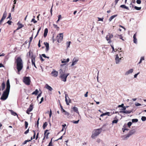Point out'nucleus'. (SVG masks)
I'll list each match as a JSON object with an SVG mask.
<instances>
[{
	"mask_svg": "<svg viewBox=\"0 0 146 146\" xmlns=\"http://www.w3.org/2000/svg\"><path fill=\"white\" fill-rule=\"evenodd\" d=\"M10 85L9 80L8 79L6 82V90L3 92L0 99L2 100H6L8 98L10 91Z\"/></svg>",
	"mask_w": 146,
	"mask_h": 146,
	"instance_id": "f257e3e1",
	"label": "nucleus"
},
{
	"mask_svg": "<svg viewBox=\"0 0 146 146\" xmlns=\"http://www.w3.org/2000/svg\"><path fill=\"white\" fill-rule=\"evenodd\" d=\"M17 69V70L18 74H19V72L22 70L23 67V62L20 57H18L16 60Z\"/></svg>",
	"mask_w": 146,
	"mask_h": 146,
	"instance_id": "f03ea898",
	"label": "nucleus"
},
{
	"mask_svg": "<svg viewBox=\"0 0 146 146\" xmlns=\"http://www.w3.org/2000/svg\"><path fill=\"white\" fill-rule=\"evenodd\" d=\"M60 70L61 71L60 72V78L62 81L65 82L66 81L67 76L69 75V73L64 74L61 69H60Z\"/></svg>",
	"mask_w": 146,
	"mask_h": 146,
	"instance_id": "7ed1b4c3",
	"label": "nucleus"
},
{
	"mask_svg": "<svg viewBox=\"0 0 146 146\" xmlns=\"http://www.w3.org/2000/svg\"><path fill=\"white\" fill-rule=\"evenodd\" d=\"M101 132V129H95L94 130L93 133L91 136L93 139H94L96 137L98 136Z\"/></svg>",
	"mask_w": 146,
	"mask_h": 146,
	"instance_id": "20e7f679",
	"label": "nucleus"
},
{
	"mask_svg": "<svg viewBox=\"0 0 146 146\" xmlns=\"http://www.w3.org/2000/svg\"><path fill=\"white\" fill-rule=\"evenodd\" d=\"M23 82L27 85H29L31 82L30 77L29 76H25L23 79Z\"/></svg>",
	"mask_w": 146,
	"mask_h": 146,
	"instance_id": "39448f33",
	"label": "nucleus"
},
{
	"mask_svg": "<svg viewBox=\"0 0 146 146\" xmlns=\"http://www.w3.org/2000/svg\"><path fill=\"white\" fill-rule=\"evenodd\" d=\"M63 37V35L62 33H59L56 37V39L57 42L59 43L62 41Z\"/></svg>",
	"mask_w": 146,
	"mask_h": 146,
	"instance_id": "423d86ee",
	"label": "nucleus"
},
{
	"mask_svg": "<svg viewBox=\"0 0 146 146\" xmlns=\"http://www.w3.org/2000/svg\"><path fill=\"white\" fill-rule=\"evenodd\" d=\"M113 37V35L112 34L109 33L106 37V40L108 41V43H110L112 41L111 39Z\"/></svg>",
	"mask_w": 146,
	"mask_h": 146,
	"instance_id": "0eeeda50",
	"label": "nucleus"
},
{
	"mask_svg": "<svg viewBox=\"0 0 146 146\" xmlns=\"http://www.w3.org/2000/svg\"><path fill=\"white\" fill-rule=\"evenodd\" d=\"M33 103H31L30 105L29 108L27 109L26 111V113L28 114H30V112L33 110Z\"/></svg>",
	"mask_w": 146,
	"mask_h": 146,
	"instance_id": "6e6552de",
	"label": "nucleus"
},
{
	"mask_svg": "<svg viewBox=\"0 0 146 146\" xmlns=\"http://www.w3.org/2000/svg\"><path fill=\"white\" fill-rule=\"evenodd\" d=\"M48 131V130L46 129L44 131V138L43 139H44L45 138H46V139H48V135L49 134H50V133L48 132H47Z\"/></svg>",
	"mask_w": 146,
	"mask_h": 146,
	"instance_id": "1a4fd4ad",
	"label": "nucleus"
},
{
	"mask_svg": "<svg viewBox=\"0 0 146 146\" xmlns=\"http://www.w3.org/2000/svg\"><path fill=\"white\" fill-rule=\"evenodd\" d=\"M51 74L52 76L56 77L58 75V72L55 70H53L51 72Z\"/></svg>",
	"mask_w": 146,
	"mask_h": 146,
	"instance_id": "9d476101",
	"label": "nucleus"
},
{
	"mask_svg": "<svg viewBox=\"0 0 146 146\" xmlns=\"http://www.w3.org/2000/svg\"><path fill=\"white\" fill-rule=\"evenodd\" d=\"M78 59L77 58H76V57H74V59H73L72 63V64L71 65L72 66H74L76 63V62L78 61Z\"/></svg>",
	"mask_w": 146,
	"mask_h": 146,
	"instance_id": "9b49d317",
	"label": "nucleus"
},
{
	"mask_svg": "<svg viewBox=\"0 0 146 146\" xmlns=\"http://www.w3.org/2000/svg\"><path fill=\"white\" fill-rule=\"evenodd\" d=\"M44 44L45 45L46 47V52H48L49 49V43L47 42H44Z\"/></svg>",
	"mask_w": 146,
	"mask_h": 146,
	"instance_id": "f8f14e48",
	"label": "nucleus"
},
{
	"mask_svg": "<svg viewBox=\"0 0 146 146\" xmlns=\"http://www.w3.org/2000/svg\"><path fill=\"white\" fill-rule=\"evenodd\" d=\"M137 33L135 34L133 36V41L135 43L137 44V39L136 38Z\"/></svg>",
	"mask_w": 146,
	"mask_h": 146,
	"instance_id": "ddd939ff",
	"label": "nucleus"
},
{
	"mask_svg": "<svg viewBox=\"0 0 146 146\" xmlns=\"http://www.w3.org/2000/svg\"><path fill=\"white\" fill-rule=\"evenodd\" d=\"M119 112L121 113H122L128 114V113H131V111H128V110H125L124 111L121 110L119 111Z\"/></svg>",
	"mask_w": 146,
	"mask_h": 146,
	"instance_id": "4468645a",
	"label": "nucleus"
},
{
	"mask_svg": "<svg viewBox=\"0 0 146 146\" xmlns=\"http://www.w3.org/2000/svg\"><path fill=\"white\" fill-rule=\"evenodd\" d=\"M45 88L50 91H52V87L47 84H46L45 86Z\"/></svg>",
	"mask_w": 146,
	"mask_h": 146,
	"instance_id": "2eb2a0df",
	"label": "nucleus"
},
{
	"mask_svg": "<svg viewBox=\"0 0 146 146\" xmlns=\"http://www.w3.org/2000/svg\"><path fill=\"white\" fill-rule=\"evenodd\" d=\"M17 25L18 26V27H17V30H18L24 26L22 24L20 23L19 21L17 23Z\"/></svg>",
	"mask_w": 146,
	"mask_h": 146,
	"instance_id": "dca6fc26",
	"label": "nucleus"
},
{
	"mask_svg": "<svg viewBox=\"0 0 146 146\" xmlns=\"http://www.w3.org/2000/svg\"><path fill=\"white\" fill-rule=\"evenodd\" d=\"M121 58H119V56L117 54L115 56V58L116 63V64L118 63L119 62V60H121Z\"/></svg>",
	"mask_w": 146,
	"mask_h": 146,
	"instance_id": "f3484780",
	"label": "nucleus"
},
{
	"mask_svg": "<svg viewBox=\"0 0 146 146\" xmlns=\"http://www.w3.org/2000/svg\"><path fill=\"white\" fill-rule=\"evenodd\" d=\"M134 133V132L132 131H129V133H128L126 135L125 138H127V137H130L131 135H132Z\"/></svg>",
	"mask_w": 146,
	"mask_h": 146,
	"instance_id": "a211bd4d",
	"label": "nucleus"
},
{
	"mask_svg": "<svg viewBox=\"0 0 146 146\" xmlns=\"http://www.w3.org/2000/svg\"><path fill=\"white\" fill-rule=\"evenodd\" d=\"M133 72V70L132 69L129 70L128 71H127L125 74V75H127L130 73H132Z\"/></svg>",
	"mask_w": 146,
	"mask_h": 146,
	"instance_id": "6ab92c4d",
	"label": "nucleus"
},
{
	"mask_svg": "<svg viewBox=\"0 0 146 146\" xmlns=\"http://www.w3.org/2000/svg\"><path fill=\"white\" fill-rule=\"evenodd\" d=\"M48 33V29L47 28H46L44 31V36L45 37L46 36L47 33Z\"/></svg>",
	"mask_w": 146,
	"mask_h": 146,
	"instance_id": "aec40b11",
	"label": "nucleus"
},
{
	"mask_svg": "<svg viewBox=\"0 0 146 146\" xmlns=\"http://www.w3.org/2000/svg\"><path fill=\"white\" fill-rule=\"evenodd\" d=\"M31 58L32 62L33 63V62H35V56L33 55H32L31 56Z\"/></svg>",
	"mask_w": 146,
	"mask_h": 146,
	"instance_id": "412c9836",
	"label": "nucleus"
},
{
	"mask_svg": "<svg viewBox=\"0 0 146 146\" xmlns=\"http://www.w3.org/2000/svg\"><path fill=\"white\" fill-rule=\"evenodd\" d=\"M66 95H65V101L66 102V104L67 105H69V103L70 102H71V100L70 99H69V102L67 100V98H66Z\"/></svg>",
	"mask_w": 146,
	"mask_h": 146,
	"instance_id": "4be33fe9",
	"label": "nucleus"
},
{
	"mask_svg": "<svg viewBox=\"0 0 146 146\" xmlns=\"http://www.w3.org/2000/svg\"><path fill=\"white\" fill-rule=\"evenodd\" d=\"M72 109L74 112H76L78 114H79V112L78 111V109L77 107H74L72 108Z\"/></svg>",
	"mask_w": 146,
	"mask_h": 146,
	"instance_id": "5701e85b",
	"label": "nucleus"
},
{
	"mask_svg": "<svg viewBox=\"0 0 146 146\" xmlns=\"http://www.w3.org/2000/svg\"><path fill=\"white\" fill-rule=\"evenodd\" d=\"M7 13L6 11H5L3 15L2 19L3 20L6 18L7 16Z\"/></svg>",
	"mask_w": 146,
	"mask_h": 146,
	"instance_id": "b1692460",
	"label": "nucleus"
},
{
	"mask_svg": "<svg viewBox=\"0 0 146 146\" xmlns=\"http://www.w3.org/2000/svg\"><path fill=\"white\" fill-rule=\"evenodd\" d=\"M117 15H114L111 16L109 19V21L110 22L111 20L115 17L117 16Z\"/></svg>",
	"mask_w": 146,
	"mask_h": 146,
	"instance_id": "393cba45",
	"label": "nucleus"
},
{
	"mask_svg": "<svg viewBox=\"0 0 146 146\" xmlns=\"http://www.w3.org/2000/svg\"><path fill=\"white\" fill-rule=\"evenodd\" d=\"M10 111L11 113V114L12 115H13L14 116H16L17 115L18 116V115H17V113L16 112H15L14 111H13L12 110H10Z\"/></svg>",
	"mask_w": 146,
	"mask_h": 146,
	"instance_id": "a878e982",
	"label": "nucleus"
},
{
	"mask_svg": "<svg viewBox=\"0 0 146 146\" xmlns=\"http://www.w3.org/2000/svg\"><path fill=\"white\" fill-rule=\"evenodd\" d=\"M1 86L2 87V90H3L5 89V82H3V83H2Z\"/></svg>",
	"mask_w": 146,
	"mask_h": 146,
	"instance_id": "bb28decb",
	"label": "nucleus"
},
{
	"mask_svg": "<svg viewBox=\"0 0 146 146\" xmlns=\"http://www.w3.org/2000/svg\"><path fill=\"white\" fill-rule=\"evenodd\" d=\"M120 7L122 8H124L128 10H129V7H128L124 5H121L120 6Z\"/></svg>",
	"mask_w": 146,
	"mask_h": 146,
	"instance_id": "cd10ccee",
	"label": "nucleus"
},
{
	"mask_svg": "<svg viewBox=\"0 0 146 146\" xmlns=\"http://www.w3.org/2000/svg\"><path fill=\"white\" fill-rule=\"evenodd\" d=\"M38 93V91L37 89H36L35 91L33 92L32 94L37 95Z\"/></svg>",
	"mask_w": 146,
	"mask_h": 146,
	"instance_id": "c85d7f7f",
	"label": "nucleus"
},
{
	"mask_svg": "<svg viewBox=\"0 0 146 146\" xmlns=\"http://www.w3.org/2000/svg\"><path fill=\"white\" fill-rule=\"evenodd\" d=\"M47 125L48 123L47 122H45L44 123L42 126L43 129H44L45 128V127L47 126Z\"/></svg>",
	"mask_w": 146,
	"mask_h": 146,
	"instance_id": "c756f323",
	"label": "nucleus"
},
{
	"mask_svg": "<svg viewBox=\"0 0 146 146\" xmlns=\"http://www.w3.org/2000/svg\"><path fill=\"white\" fill-rule=\"evenodd\" d=\"M25 129H27L28 127V123L26 121H25Z\"/></svg>",
	"mask_w": 146,
	"mask_h": 146,
	"instance_id": "7c9ffc66",
	"label": "nucleus"
},
{
	"mask_svg": "<svg viewBox=\"0 0 146 146\" xmlns=\"http://www.w3.org/2000/svg\"><path fill=\"white\" fill-rule=\"evenodd\" d=\"M118 119H115L113 120L112 121V123H116L118 122Z\"/></svg>",
	"mask_w": 146,
	"mask_h": 146,
	"instance_id": "2f4dec72",
	"label": "nucleus"
},
{
	"mask_svg": "<svg viewBox=\"0 0 146 146\" xmlns=\"http://www.w3.org/2000/svg\"><path fill=\"white\" fill-rule=\"evenodd\" d=\"M141 120L143 121H145L146 120V117L145 116H142L141 118Z\"/></svg>",
	"mask_w": 146,
	"mask_h": 146,
	"instance_id": "473e14b6",
	"label": "nucleus"
},
{
	"mask_svg": "<svg viewBox=\"0 0 146 146\" xmlns=\"http://www.w3.org/2000/svg\"><path fill=\"white\" fill-rule=\"evenodd\" d=\"M122 130L123 132H124L125 131H128L129 129L127 128H126L125 126H123V128H122Z\"/></svg>",
	"mask_w": 146,
	"mask_h": 146,
	"instance_id": "72a5a7b5",
	"label": "nucleus"
},
{
	"mask_svg": "<svg viewBox=\"0 0 146 146\" xmlns=\"http://www.w3.org/2000/svg\"><path fill=\"white\" fill-rule=\"evenodd\" d=\"M138 121V119H132V122H137Z\"/></svg>",
	"mask_w": 146,
	"mask_h": 146,
	"instance_id": "f704fd0d",
	"label": "nucleus"
},
{
	"mask_svg": "<svg viewBox=\"0 0 146 146\" xmlns=\"http://www.w3.org/2000/svg\"><path fill=\"white\" fill-rule=\"evenodd\" d=\"M134 8L137 10H140L141 9V7H138L135 6L134 7Z\"/></svg>",
	"mask_w": 146,
	"mask_h": 146,
	"instance_id": "c9c22d12",
	"label": "nucleus"
},
{
	"mask_svg": "<svg viewBox=\"0 0 146 146\" xmlns=\"http://www.w3.org/2000/svg\"><path fill=\"white\" fill-rule=\"evenodd\" d=\"M110 46H111V48H112V51H114L115 52L117 50V49H115V50H116L115 51V49H114V48L113 47V45L111 44Z\"/></svg>",
	"mask_w": 146,
	"mask_h": 146,
	"instance_id": "e433bc0d",
	"label": "nucleus"
},
{
	"mask_svg": "<svg viewBox=\"0 0 146 146\" xmlns=\"http://www.w3.org/2000/svg\"><path fill=\"white\" fill-rule=\"evenodd\" d=\"M79 121V120H78L77 121H75L73 120L72 121V122L74 123L77 124L78 123Z\"/></svg>",
	"mask_w": 146,
	"mask_h": 146,
	"instance_id": "4c0bfd02",
	"label": "nucleus"
},
{
	"mask_svg": "<svg viewBox=\"0 0 146 146\" xmlns=\"http://www.w3.org/2000/svg\"><path fill=\"white\" fill-rule=\"evenodd\" d=\"M70 43H71L70 41H68L67 42L66 44L67 45L68 48L69 47L70 44Z\"/></svg>",
	"mask_w": 146,
	"mask_h": 146,
	"instance_id": "58836bf2",
	"label": "nucleus"
},
{
	"mask_svg": "<svg viewBox=\"0 0 146 146\" xmlns=\"http://www.w3.org/2000/svg\"><path fill=\"white\" fill-rule=\"evenodd\" d=\"M118 36H119V38L120 39H122L123 41H124V39H123V37L121 35H118Z\"/></svg>",
	"mask_w": 146,
	"mask_h": 146,
	"instance_id": "ea45409f",
	"label": "nucleus"
},
{
	"mask_svg": "<svg viewBox=\"0 0 146 146\" xmlns=\"http://www.w3.org/2000/svg\"><path fill=\"white\" fill-rule=\"evenodd\" d=\"M53 26H54V27L55 28H56L58 30V29H59V27H58L57 25H55V24H53Z\"/></svg>",
	"mask_w": 146,
	"mask_h": 146,
	"instance_id": "a19ab883",
	"label": "nucleus"
},
{
	"mask_svg": "<svg viewBox=\"0 0 146 146\" xmlns=\"http://www.w3.org/2000/svg\"><path fill=\"white\" fill-rule=\"evenodd\" d=\"M52 138L51 139L50 142L49 143L48 145L47 146H52Z\"/></svg>",
	"mask_w": 146,
	"mask_h": 146,
	"instance_id": "79ce46f5",
	"label": "nucleus"
},
{
	"mask_svg": "<svg viewBox=\"0 0 146 146\" xmlns=\"http://www.w3.org/2000/svg\"><path fill=\"white\" fill-rule=\"evenodd\" d=\"M39 118H38V120L37 121L36 123V125H37V127L38 128V125H39Z\"/></svg>",
	"mask_w": 146,
	"mask_h": 146,
	"instance_id": "37998d69",
	"label": "nucleus"
},
{
	"mask_svg": "<svg viewBox=\"0 0 146 146\" xmlns=\"http://www.w3.org/2000/svg\"><path fill=\"white\" fill-rule=\"evenodd\" d=\"M31 21V22H33L34 23H35L37 22V21L35 20L34 18L33 19H32Z\"/></svg>",
	"mask_w": 146,
	"mask_h": 146,
	"instance_id": "c03bdc74",
	"label": "nucleus"
},
{
	"mask_svg": "<svg viewBox=\"0 0 146 146\" xmlns=\"http://www.w3.org/2000/svg\"><path fill=\"white\" fill-rule=\"evenodd\" d=\"M64 113V114L65 115H66L68 116L69 115V113L66 111H65Z\"/></svg>",
	"mask_w": 146,
	"mask_h": 146,
	"instance_id": "a18cd8bd",
	"label": "nucleus"
},
{
	"mask_svg": "<svg viewBox=\"0 0 146 146\" xmlns=\"http://www.w3.org/2000/svg\"><path fill=\"white\" fill-rule=\"evenodd\" d=\"M33 38V35H32L29 38L30 40H29V44L31 42V41H32V40Z\"/></svg>",
	"mask_w": 146,
	"mask_h": 146,
	"instance_id": "49530a36",
	"label": "nucleus"
},
{
	"mask_svg": "<svg viewBox=\"0 0 146 146\" xmlns=\"http://www.w3.org/2000/svg\"><path fill=\"white\" fill-rule=\"evenodd\" d=\"M131 124H132V123L131 122H129L127 123V125L129 127L131 126Z\"/></svg>",
	"mask_w": 146,
	"mask_h": 146,
	"instance_id": "de8ad7c7",
	"label": "nucleus"
},
{
	"mask_svg": "<svg viewBox=\"0 0 146 146\" xmlns=\"http://www.w3.org/2000/svg\"><path fill=\"white\" fill-rule=\"evenodd\" d=\"M136 2L137 4H140L141 3V0H137Z\"/></svg>",
	"mask_w": 146,
	"mask_h": 146,
	"instance_id": "09e8293b",
	"label": "nucleus"
},
{
	"mask_svg": "<svg viewBox=\"0 0 146 146\" xmlns=\"http://www.w3.org/2000/svg\"><path fill=\"white\" fill-rule=\"evenodd\" d=\"M29 128L24 132V134H27L29 133Z\"/></svg>",
	"mask_w": 146,
	"mask_h": 146,
	"instance_id": "8fccbe9b",
	"label": "nucleus"
},
{
	"mask_svg": "<svg viewBox=\"0 0 146 146\" xmlns=\"http://www.w3.org/2000/svg\"><path fill=\"white\" fill-rule=\"evenodd\" d=\"M7 18H9L10 19V20H11L12 19V18L11 17V13H9V15L8 16V17Z\"/></svg>",
	"mask_w": 146,
	"mask_h": 146,
	"instance_id": "3c124183",
	"label": "nucleus"
},
{
	"mask_svg": "<svg viewBox=\"0 0 146 146\" xmlns=\"http://www.w3.org/2000/svg\"><path fill=\"white\" fill-rule=\"evenodd\" d=\"M124 106V104H122L121 105H119L118 106V108L122 107V108Z\"/></svg>",
	"mask_w": 146,
	"mask_h": 146,
	"instance_id": "603ef678",
	"label": "nucleus"
},
{
	"mask_svg": "<svg viewBox=\"0 0 146 146\" xmlns=\"http://www.w3.org/2000/svg\"><path fill=\"white\" fill-rule=\"evenodd\" d=\"M123 108H122L121 109V110H123V111H124L125 110H126V108L125 107V106H123V107H122Z\"/></svg>",
	"mask_w": 146,
	"mask_h": 146,
	"instance_id": "864d4df0",
	"label": "nucleus"
},
{
	"mask_svg": "<svg viewBox=\"0 0 146 146\" xmlns=\"http://www.w3.org/2000/svg\"><path fill=\"white\" fill-rule=\"evenodd\" d=\"M98 21H103V20L104 19L103 18H99V17H98Z\"/></svg>",
	"mask_w": 146,
	"mask_h": 146,
	"instance_id": "5fc2aeb1",
	"label": "nucleus"
},
{
	"mask_svg": "<svg viewBox=\"0 0 146 146\" xmlns=\"http://www.w3.org/2000/svg\"><path fill=\"white\" fill-rule=\"evenodd\" d=\"M44 100L43 97H42L41 99V101L40 102L39 104H41Z\"/></svg>",
	"mask_w": 146,
	"mask_h": 146,
	"instance_id": "6e6d98bb",
	"label": "nucleus"
},
{
	"mask_svg": "<svg viewBox=\"0 0 146 146\" xmlns=\"http://www.w3.org/2000/svg\"><path fill=\"white\" fill-rule=\"evenodd\" d=\"M11 22H12L11 21L9 20L8 21L7 23L9 25H11Z\"/></svg>",
	"mask_w": 146,
	"mask_h": 146,
	"instance_id": "4d7b16f0",
	"label": "nucleus"
},
{
	"mask_svg": "<svg viewBox=\"0 0 146 146\" xmlns=\"http://www.w3.org/2000/svg\"><path fill=\"white\" fill-rule=\"evenodd\" d=\"M139 72H138V73H137V74H135L134 75V77L135 78H136L137 76L138 75V74H139Z\"/></svg>",
	"mask_w": 146,
	"mask_h": 146,
	"instance_id": "13d9d810",
	"label": "nucleus"
},
{
	"mask_svg": "<svg viewBox=\"0 0 146 146\" xmlns=\"http://www.w3.org/2000/svg\"><path fill=\"white\" fill-rule=\"evenodd\" d=\"M40 40H39L38 42V46L39 47H40L41 46L40 44Z\"/></svg>",
	"mask_w": 146,
	"mask_h": 146,
	"instance_id": "bf43d9fd",
	"label": "nucleus"
},
{
	"mask_svg": "<svg viewBox=\"0 0 146 146\" xmlns=\"http://www.w3.org/2000/svg\"><path fill=\"white\" fill-rule=\"evenodd\" d=\"M66 62L65 59H64L62 61V63H65Z\"/></svg>",
	"mask_w": 146,
	"mask_h": 146,
	"instance_id": "052dcab7",
	"label": "nucleus"
},
{
	"mask_svg": "<svg viewBox=\"0 0 146 146\" xmlns=\"http://www.w3.org/2000/svg\"><path fill=\"white\" fill-rule=\"evenodd\" d=\"M135 106H141V104H140L138 103H135Z\"/></svg>",
	"mask_w": 146,
	"mask_h": 146,
	"instance_id": "680f3d73",
	"label": "nucleus"
},
{
	"mask_svg": "<svg viewBox=\"0 0 146 146\" xmlns=\"http://www.w3.org/2000/svg\"><path fill=\"white\" fill-rule=\"evenodd\" d=\"M33 132L34 133V135L33 136V139H35V135H36V133H35V131H33Z\"/></svg>",
	"mask_w": 146,
	"mask_h": 146,
	"instance_id": "e2e57ef3",
	"label": "nucleus"
},
{
	"mask_svg": "<svg viewBox=\"0 0 146 146\" xmlns=\"http://www.w3.org/2000/svg\"><path fill=\"white\" fill-rule=\"evenodd\" d=\"M110 113L109 112H107L104 113L105 115H108V116L110 115Z\"/></svg>",
	"mask_w": 146,
	"mask_h": 146,
	"instance_id": "0e129e2a",
	"label": "nucleus"
},
{
	"mask_svg": "<svg viewBox=\"0 0 146 146\" xmlns=\"http://www.w3.org/2000/svg\"><path fill=\"white\" fill-rule=\"evenodd\" d=\"M42 56L43 57H44L45 58H49V57H47L46 56V55L44 54H42Z\"/></svg>",
	"mask_w": 146,
	"mask_h": 146,
	"instance_id": "69168bd1",
	"label": "nucleus"
},
{
	"mask_svg": "<svg viewBox=\"0 0 146 146\" xmlns=\"http://www.w3.org/2000/svg\"><path fill=\"white\" fill-rule=\"evenodd\" d=\"M41 93L39 94L38 96L37 97V99L38 100V98L39 97H40L41 96Z\"/></svg>",
	"mask_w": 146,
	"mask_h": 146,
	"instance_id": "338daca9",
	"label": "nucleus"
},
{
	"mask_svg": "<svg viewBox=\"0 0 146 146\" xmlns=\"http://www.w3.org/2000/svg\"><path fill=\"white\" fill-rule=\"evenodd\" d=\"M61 111L62 113H64L65 111V110L63 108L61 110Z\"/></svg>",
	"mask_w": 146,
	"mask_h": 146,
	"instance_id": "774afa93",
	"label": "nucleus"
}]
</instances>
